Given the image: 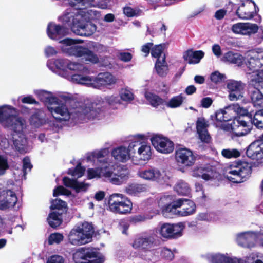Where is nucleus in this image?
Listing matches in <instances>:
<instances>
[{
  "label": "nucleus",
  "instance_id": "obj_1",
  "mask_svg": "<svg viewBox=\"0 0 263 263\" xmlns=\"http://www.w3.org/2000/svg\"><path fill=\"white\" fill-rule=\"evenodd\" d=\"M55 107L48 106V108L53 115L55 114L62 117H54L59 120L66 121L71 118L93 120L98 118L102 111L101 104L88 99L78 101L67 98L64 104L59 103Z\"/></svg>",
  "mask_w": 263,
  "mask_h": 263
},
{
  "label": "nucleus",
  "instance_id": "obj_2",
  "mask_svg": "<svg viewBox=\"0 0 263 263\" xmlns=\"http://www.w3.org/2000/svg\"><path fill=\"white\" fill-rule=\"evenodd\" d=\"M164 216L173 218L175 216H187L194 214L196 206L194 202L185 198L173 200L162 207Z\"/></svg>",
  "mask_w": 263,
  "mask_h": 263
},
{
  "label": "nucleus",
  "instance_id": "obj_3",
  "mask_svg": "<svg viewBox=\"0 0 263 263\" xmlns=\"http://www.w3.org/2000/svg\"><path fill=\"white\" fill-rule=\"evenodd\" d=\"M252 172L250 163L241 160L231 163L226 171L224 177L234 183H240L246 181Z\"/></svg>",
  "mask_w": 263,
  "mask_h": 263
},
{
  "label": "nucleus",
  "instance_id": "obj_4",
  "mask_svg": "<svg viewBox=\"0 0 263 263\" xmlns=\"http://www.w3.org/2000/svg\"><path fill=\"white\" fill-rule=\"evenodd\" d=\"M71 79L73 82L82 84H91L95 87L111 85L116 83L117 79L109 72L100 73L96 78L83 76L81 74H73Z\"/></svg>",
  "mask_w": 263,
  "mask_h": 263
},
{
  "label": "nucleus",
  "instance_id": "obj_5",
  "mask_svg": "<svg viewBox=\"0 0 263 263\" xmlns=\"http://www.w3.org/2000/svg\"><path fill=\"white\" fill-rule=\"evenodd\" d=\"M107 204L110 211L121 215L129 214L133 209L131 200L121 194L110 195L108 198Z\"/></svg>",
  "mask_w": 263,
  "mask_h": 263
},
{
  "label": "nucleus",
  "instance_id": "obj_6",
  "mask_svg": "<svg viewBox=\"0 0 263 263\" xmlns=\"http://www.w3.org/2000/svg\"><path fill=\"white\" fill-rule=\"evenodd\" d=\"M73 259L76 263H103L104 258L94 248L82 247L77 249L73 254Z\"/></svg>",
  "mask_w": 263,
  "mask_h": 263
},
{
  "label": "nucleus",
  "instance_id": "obj_7",
  "mask_svg": "<svg viewBox=\"0 0 263 263\" xmlns=\"http://www.w3.org/2000/svg\"><path fill=\"white\" fill-rule=\"evenodd\" d=\"M131 245L134 249L146 253L157 246V241L153 235L143 234L137 236Z\"/></svg>",
  "mask_w": 263,
  "mask_h": 263
},
{
  "label": "nucleus",
  "instance_id": "obj_8",
  "mask_svg": "<svg viewBox=\"0 0 263 263\" xmlns=\"http://www.w3.org/2000/svg\"><path fill=\"white\" fill-rule=\"evenodd\" d=\"M67 53L69 55L81 58L86 62L97 64L99 62L97 54L88 48L80 45H74L67 48Z\"/></svg>",
  "mask_w": 263,
  "mask_h": 263
},
{
  "label": "nucleus",
  "instance_id": "obj_9",
  "mask_svg": "<svg viewBox=\"0 0 263 263\" xmlns=\"http://www.w3.org/2000/svg\"><path fill=\"white\" fill-rule=\"evenodd\" d=\"M252 125L250 118L235 117L228 125V129H231L236 136L240 137L248 134L252 129Z\"/></svg>",
  "mask_w": 263,
  "mask_h": 263
},
{
  "label": "nucleus",
  "instance_id": "obj_10",
  "mask_svg": "<svg viewBox=\"0 0 263 263\" xmlns=\"http://www.w3.org/2000/svg\"><path fill=\"white\" fill-rule=\"evenodd\" d=\"M240 6L236 10V15L242 20H250L259 12V8L253 0H239Z\"/></svg>",
  "mask_w": 263,
  "mask_h": 263
},
{
  "label": "nucleus",
  "instance_id": "obj_11",
  "mask_svg": "<svg viewBox=\"0 0 263 263\" xmlns=\"http://www.w3.org/2000/svg\"><path fill=\"white\" fill-rule=\"evenodd\" d=\"M152 145L159 153L170 154L174 149V144L169 138L162 135H155L151 138Z\"/></svg>",
  "mask_w": 263,
  "mask_h": 263
},
{
  "label": "nucleus",
  "instance_id": "obj_12",
  "mask_svg": "<svg viewBox=\"0 0 263 263\" xmlns=\"http://www.w3.org/2000/svg\"><path fill=\"white\" fill-rule=\"evenodd\" d=\"M183 225L181 224L163 223L160 228L159 234L167 239H177L182 235Z\"/></svg>",
  "mask_w": 263,
  "mask_h": 263
},
{
  "label": "nucleus",
  "instance_id": "obj_13",
  "mask_svg": "<svg viewBox=\"0 0 263 263\" xmlns=\"http://www.w3.org/2000/svg\"><path fill=\"white\" fill-rule=\"evenodd\" d=\"M175 157L178 163L186 167L193 166L196 161L193 152L187 148H177L175 151Z\"/></svg>",
  "mask_w": 263,
  "mask_h": 263
},
{
  "label": "nucleus",
  "instance_id": "obj_14",
  "mask_svg": "<svg viewBox=\"0 0 263 263\" xmlns=\"http://www.w3.org/2000/svg\"><path fill=\"white\" fill-rule=\"evenodd\" d=\"M17 201V197L14 191L6 189L0 192L1 208L3 211L13 208Z\"/></svg>",
  "mask_w": 263,
  "mask_h": 263
},
{
  "label": "nucleus",
  "instance_id": "obj_15",
  "mask_svg": "<svg viewBox=\"0 0 263 263\" xmlns=\"http://www.w3.org/2000/svg\"><path fill=\"white\" fill-rule=\"evenodd\" d=\"M245 84L241 81L230 80L227 84L229 92V99L231 101H236L243 97V92Z\"/></svg>",
  "mask_w": 263,
  "mask_h": 263
},
{
  "label": "nucleus",
  "instance_id": "obj_16",
  "mask_svg": "<svg viewBox=\"0 0 263 263\" xmlns=\"http://www.w3.org/2000/svg\"><path fill=\"white\" fill-rule=\"evenodd\" d=\"M129 149L133 151V153L135 154L137 151V156L136 157H138L140 160L145 161L151 158V147L149 145L142 144L139 141H135L129 144Z\"/></svg>",
  "mask_w": 263,
  "mask_h": 263
},
{
  "label": "nucleus",
  "instance_id": "obj_17",
  "mask_svg": "<svg viewBox=\"0 0 263 263\" xmlns=\"http://www.w3.org/2000/svg\"><path fill=\"white\" fill-rule=\"evenodd\" d=\"M96 29V25L91 22L87 21L82 18L77 22L76 27H73V31L80 36H89L94 33Z\"/></svg>",
  "mask_w": 263,
  "mask_h": 263
},
{
  "label": "nucleus",
  "instance_id": "obj_18",
  "mask_svg": "<svg viewBox=\"0 0 263 263\" xmlns=\"http://www.w3.org/2000/svg\"><path fill=\"white\" fill-rule=\"evenodd\" d=\"M233 32L237 34L250 35L256 33L258 30L257 24L250 23H238L234 24L232 27Z\"/></svg>",
  "mask_w": 263,
  "mask_h": 263
},
{
  "label": "nucleus",
  "instance_id": "obj_19",
  "mask_svg": "<svg viewBox=\"0 0 263 263\" xmlns=\"http://www.w3.org/2000/svg\"><path fill=\"white\" fill-rule=\"evenodd\" d=\"M248 96L254 107H263V88L260 90L256 87H250L248 89Z\"/></svg>",
  "mask_w": 263,
  "mask_h": 263
},
{
  "label": "nucleus",
  "instance_id": "obj_20",
  "mask_svg": "<svg viewBox=\"0 0 263 263\" xmlns=\"http://www.w3.org/2000/svg\"><path fill=\"white\" fill-rule=\"evenodd\" d=\"M6 126L18 134H23L22 132L26 128V121L22 117L14 115Z\"/></svg>",
  "mask_w": 263,
  "mask_h": 263
},
{
  "label": "nucleus",
  "instance_id": "obj_21",
  "mask_svg": "<svg viewBox=\"0 0 263 263\" xmlns=\"http://www.w3.org/2000/svg\"><path fill=\"white\" fill-rule=\"evenodd\" d=\"M48 36L51 39L57 40L66 34L65 28L53 23H49L47 28Z\"/></svg>",
  "mask_w": 263,
  "mask_h": 263
},
{
  "label": "nucleus",
  "instance_id": "obj_22",
  "mask_svg": "<svg viewBox=\"0 0 263 263\" xmlns=\"http://www.w3.org/2000/svg\"><path fill=\"white\" fill-rule=\"evenodd\" d=\"M255 238L253 233L246 232L238 234L236 240L239 246L251 248L254 246Z\"/></svg>",
  "mask_w": 263,
  "mask_h": 263
},
{
  "label": "nucleus",
  "instance_id": "obj_23",
  "mask_svg": "<svg viewBox=\"0 0 263 263\" xmlns=\"http://www.w3.org/2000/svg\"><path fill=\"white\" fill-rule=\"evenodd\" d=\"M204 55V53L202 50L193 51V49H189L183 53V58L189 64H195L198 63Z\"/></svg>",
  "mask_w": 263,
  "mask_h": 263
},
{
  "label": "nucleus",
  "instance_id": "obj_24",
  "mask_svg": "<svg viewBox=\"0 0 263 263\" xmlns=\"http://www.w3.org/2000/svg\"><path fill=\"white\" fill-rule=\"evenodd\" d=\"M68 241L73 245H82L88 243L84 234L80 232L78 228L73 229L68 235Z\"/></svg>",
  "mask_w": 263,
  "mask_h": 263
},
{
  "label": "nucleus",
  "instance_id": "obj_25",
  "mask_svg": "<svg viewBox=\"0 0 263 263\" xmlns=\"http://www.w3.org/2000/svg\"><path fill=\"white\" fill-rule=\"evenodd\" d=\"M13 144L15 151L20 154L26 153L27 151V139L23 134H17L13 137Z\"/></svg>",
  "mask_w": 263,
  "mask_h": 263
},
{
  "label": "nucleus",
  "instance_id": "obj_26",
  "mask_svg": "<svg viewBox=\"0 0 263 263\" xmlns=\"http://www.w3.org/2000/svg\"><path fill=\"white\" fill-rule=\"evenodd\" d=\"M129 152L133 153V151L128 148L121 146L117 148H114L112 152L111 155L114 157L115 159L118 161L125 162L129 158Z\"/></svg>",
  "mask_w": 263,
  "mask_h": 263
},
{
  "label": "nucleus",
  "instance_id": "obj_27",
  "mask_svg": "<svg viewBox=\"0 0 263 263\" xmlns=\"http://www.w3.org/2000/svg\"><path fill=\"white\" fill-rule=\"evenodd\" d=\"M138 175L145 180L158 181L161 178L162 174L158 169L151 168L139 171Z\"/></svg>",
  "mask_w": 263,
  "mask_h": 263
},
{
  "label": "nucleus",
  "instance_id": "obj_28",
  "mask_svg": "<svg viewBox=\"0 0 263 263\" xmlns=\"http://www.w3.org/2000/svg\"><path fill=\"white\" fill-rule=\"evenodd\" d=\"M16 112L14 107L7 105L0 106V123L5 125L8 122L11 118L13 117L14 112Z\"/></svg>",
  "mask_w": 263,
  "mask_h": 263
},
{
  "label": "nucleus",
  "instance_id": "obj_29",
  "mask_svg": "<svg viewBox=\"0 0 263 263\" xmlns=\"http://www.w3.org/2000/svg\"><path fill=\"white\" fill-rule=\"evenodd\" d=\"M222 60L230 64L241 66L243 62L244 58L239 53L229 51L223 55Z\"/></svg>",
  "mask_w": 263,
  "mask_h": 263
},
{
  "label": "nucleus",
  "instance_id": "obj_30",
  "mask_svg": "<svg viewBox=\"0 0 263 263\" xmlns=\"http://www.w3.org/2000/svg\"><path fill=\"white\" fill-rule=\"evenodd\" d=\"M63 214L58 212H51L47 218V221L50 227L57 229L63 222Z\"/></svg>",
  "mask_w": 263,
  "mask_h": 263
},
{
  "label": "nucleus",
  "instance_id": "obj_31",
  "mask_svg": "<svg viewBox=\"0 0 263 263\" xmlns=\"http://www.w3.org/2000/svg\"><path fill=\"white\" fill-rule=\"evenodd\" d=\"M155 68L157 74L161 77H165L168 71V66L166 61L165 54L162 57V59H157L155 64Z\"/></svg>",
  "mask_w": 263,
  "mask_h": 263
},
{
  "label": "nucleus",
  "instance_id": "obj_32",
  "mask_svg": "<svg viewBox=\"0 0 263 263\" xmlns=\"http://www.w3.org/2000/svg\"><path fill=\"white\" fill-rule=\"evenodd\" d=\"M51 210H54L53 212L66 214L67 212L68 207L66 202L60 199L56 198L51 201L50 206Z\"/></svg>",
  "mask_w": 263,
  "mask_h": 263
},
{
  "label": "nucleus",
  "instance_id": "obj_33",
  "mask_svg": "<svg viewBox=\"0 0 263 263\" xmlns=\"http://www.w3.org/2000/svg\"><path fill=\"white\" fill-rule=\"evenodd\" d=\"M94 0H68L70 6L76 10H85L91 7Z\"/></svg>",
  "mask_w": 263,
  "mask_h": 263
},
{
  "label": "nucleus",
  "instance_id": "obj_34",
  "mask_svg": "<svg viewBox=\"0 0 263 263\" xmlns=\"http://www.w3.org/2000/svg\"><path fill=\"white\" fill-rule=\"evenodd\" d=\"M78 228L80 232H82L85 238L89 242L95 232L92 224L85 221L83 222L81 227H78Z\"/></svg>",
  "mask_w": 263,
  "mask_h": 263
},
{
  "label": "nucleus",
  "instance_id": "obj_35",
  "mask_svg": "<svg viewBox=\"0 0 263 263\" xmlns=\"http://www.w3.org/2000/svg\"><path fill=\"white\" fill-rule=\"evenodd\" d=\"M117 172H114V177L110 179V182L114 184L120 185L127 178V173L121 166H117Z\"/></svg>",
  "mask_w": 263,
  "mask_h": 263
},
{
  "label": "nucleus",
  "instance_id": "obj_36",
  "mask_svg": "<svg viewBox=\"0 0 263 263\" xmlns=\"http://www.w3.org/2000/svg\"><path fill=\"white\" fill-rule=\"evenodd\" d=\"M145 98L149 102V104L154 107L165 104L166 101L158 95L152 92H148L145 93Z\"/></svg>",
  "mask_w": 263,
  "mask_h": 263
},
{
  "label": "nucleus",
  "instance_id": "obj_37",
  "mask_svg": "<svg viewBox=\"0 0 263 263\" xmlns=\"http://www.w3.org/2000/svg\"><path fill=\"white\" fill-rule=\"evenodd\" d=\"M147 186L146 184H132L129 185L126 189V192L131 195H136L139 193L146 192Z\"/></svg>",
  "mask_w": 263,
  "mask_h": 263
},
{
  "label": "nucleus",
  "instance_id": "obj_38",
  "mask_svg": "<svg viewBox=\"0 0 263 263\" xmlns=\"http://www.w3.org/2000/svg\"><path fill=\"white\" fill-rule=\"evenodd\" d=\"M77 17H78V16L75 17L73 13L68 12L64 14L62 16V22L65 24H67L73 31V27L76 26L77 22L80 20Z\"/></svg>",
  "mask_w": 263,
  "mask_h": 263
},
{
  "label": "nucleus",
  "instance_id": "obj_39",
  "mask_svg": "<svg viewBox=\"0 0 263 263\" xmlns=\"http://www.w3.org/2000/svg\"><path fill=\"white\" fill-rule=\"evenodd\" d=\"M248 67L253 71L260 72L261 67V55L258 54L257 57H252L248 62Z\"/></svg>",
  "mask_w": 263,
  "mask_h": 263
},
{
  "label": "nucleus",
  "instance_id": "obj_40",
  "mask_svg": "<svg viewBox=\"0 0 263 263\" xmlns=\"http://www.w3.org/2000/svg\"><path fill=\"white\" fill-rule=\"evenodd\" d=\"M252 123L256 128L263 129V109L256 111L252 116Z\"/></svg>",
  "mask_w": 263,
  "mask_h": 263
},
{
  "label": "nucleus",
  "instance_id": "obj_41",
  "mask_svg": "<svg viewBox=\"0 0 263 263\" xmlns=\"http://www.w3.org/2000/svg\"><path fill=\"white\" fill-rule=\"evenodd\" d=\"M85 168L81 166L80 162L78 163L75 168H69L67 174L72 176H77L78 178L81 177L84 174Z\"/></svg>",
  "mask_w": 263,
  "mask_h": 263
},
{
  "label": "nucleus",
  "instance_id": "obj_42",
  "mask_svg": "<svg viewBox=\"0 0 263 263\" xmlns=\"http://www.w3.org/2000/svg\"><path fill=\"white\" fill-rule=\"evenodd\" d=\"M164 49V44L156 45L152 47L151 50V55L153 57L157 59H162L163 55V50Z\"/></svg>",
  "mask_w": 263,
  "mask_h": 263
},
{
  "label": "nucleus",
  "instance_id": "obj_43",
  "mask_svg": "<svg viewBox=\"0 0 263 263\" xmlns=\"http://www.w3.org/2000/svg\"><path fill=\"white\" fill-rule=\"evenodd\" d=\"M234 107V104L230 105L226 107L224 110H223L225 122L231 120L233 121L234 118L236 117V112L234 110L235 108Z\"/></svg>",
  "mask_w": 263,
  "mask_h": 263
},
{
  "label": "nucleus",
  "instance_id": "obj_44",
  "mask_svg": "<svg viewBox=\"0 0 263 263\" xmlns=\"http://www.w3.org/2000/svg\"><path fill=\"white\" fill-rule=\"evenodd\" d=\"M64 239V236L62 234L60 233H51L48 238V243L52 245L54 243L60 244Z\"/></svg>",
  "mask_w": 263,
  "mask_h": 263
},
{
  "label": "nucleus",
  "instance_id": "obj_45",
  "mask_svg": "<svg viewBox=\"0 0 263 263\" xmlns=\"http://www.w3.org/2000/svg\"><path fill=\"white\" fill-rule=\"evenodd\" d=\"M183 102V98L180 95L173 97L169 102L165 103V104L170 108H174L180 106Z\"/></svg>",
  "mask_w": 263,
  "mask_h": 263
},
{
  "label": "nucleus",
  "instance_id": "obj_46",
  "mask_svg": "<svg viewBox=\"0 0 263 263\" xmlns=\"http://www.w3.org/2000/svg\"><path fill=\"white\" fill-rule=\"evenodd\" d=\"M175 190L181 195H186L190 192L189 185L184 182H179L175 186Z\"/></svg>",
  "mask_w": 263,
  "mask_h": 263
},
{
  "label": "nucleus",
  "instance_id": "obj_47",
  "mask_svg": "<svg viewBox=\"0 0 263 263\" xmlns=\"http://www.w3.org/2000/svg\"><path fill=\"white\" fill-rule=\"evenodd\" d=\"M234 107L235 108L234 109L235 112L236 111L239 114L236 117H243V118L246 119H248V118H252V115L249 112L247 109L240 107L238 104L234 105Z\"/></svg>",
  "mask_w": 263,
  "mask_h": 263
},
{
  "label": "nucleus",
  "instance_id": "obj_48",
  "mask_svg": "<svg viewBox=\"0 0 263 263\" xmlns=\"http://www.w3.org/2000/svg\"><path fill=\"white\" fill-rule=\"evenodd\" d=\"M226 79L224 74L220 73L219 71H216L212 72L210 75L211 81L215 84L222 82Z\"/></svg>",
  "mask_w": 263,
  "mask_h": 263
},
{
  "label": "nucleus",
  "instance_id": "obj_49",
  "mask_svg": "<svg viewBox=\"0 0 263 263\" xmlns=\"http://www.w3.org/2000/svg\"><path fill=\"white\" fill-rule=\"evenodd\" d=\"M209 124L204 118H199L196 121V129L197 133L202 132L203 130H208Z\"/></svg>",
  "mask_w": 263,
  "mask_h": 263
},
{
  "label": "nucleus",
  "instance_id": "obj_50",
  "mask_svg": "<svg viewBox=\"0 0 263 263\" xmlns=\"http://www.w3.org/2000/svg\"><path fill=\"white\" fill-rule=\"evenodd\" d=\"M221 154L226 158H237L240 155V152L236 149H224L222 151Z\"/></svg>",
  "mask_w": 263,
  "mask_h": 263
},
{
  "label": "nucleus",
  "instance_id": "obj_51",
  "mask_svg": "<svg viewBox=\"0 0 263 263\" xmlns=\"http://www.w3.org/2000/svg\"><path fill=\"white\" fill-rule=\"evenodd\" d=\"M71 194V192L70 190L65 189L62 185L57 186L53 192V196L54 197H57L59 195L69 196Z\"/></svg>",
  "mask_w": 263,
  "mask_h": 263
},
{
  "label": "nucleus",
  "instance_id": "obj_52",
  "mask_svg": "<svg viewBox=\"0 0 263 263\" xmlns=\"http://www.w3.org/2000/svg\"><path fill=\"white\" fill-rule=\"evenodd\" d=\"M103 101L110 106L120 103V100L118 95L107 96L104 97Z\"/></svg>",
  "mask_w": 263,
  "mask_h": 263
},
{
  "label": "nucleus",
  "instance_id": "obj_53",
  "mask_svg": "<svg viewBox=\"0 0 263 263\" xmlns=\"http://www.w3.org/2000/svg\"><path fill=\"white\" fill-rule=\"evenodd\" d=\"M67 68L73 71H83L85 72H87L88 71V69L84 67L82 64H80L78 63H69L67 64Z\"/></svg>",
  "mask_w": 263,
  "mask_h": 263
},
{
  "label": "nucleus",
  "instance_id": "obj_54",
  "mask_svg": "<svg viewBox=\"0 0 263 263\" xmlns=\"http://www.w3.org/2000/svg\"><path fill=\"white\" fill-rule=\"evenodd\" d=\"M9 167L7 158L0 155V175L5 174L6 171Z\"/></svg>",
  "mask_w": 263,
  "mask_h": 263
},
{
  "label": "nucleus",
  "instance_id": "obj_55",
  "mask_svg": "<svg viewBox=\"0 0 263 263\" xmlns=\"http://www.w3.org/2000/svg\"><path fill=\"white\" fill-rule=\"evenodd\" d=\"M161 255L162 258L167 261H171L174 258V254L173 252L167 248H164L162 250Z\"/></svg>",
  "mask_w": 263,
  "mask_h": 263
},
{
  "label": "nucleus",
  "instance_id": "obj_56",
  "mask_svg": "<svg viewBox=\"0 0 263 263\" xmlns=\"http://www.w3.org/2000/svg\"><path fill=\"white\" fill-rule=\"evenodd\" d=\"M199 138L203 142L209 144L211 141V137L208 130H203L202 132L198 133Z\"/></svg>",
  "mask_w": 263,
  "mask_h": 263
},
{
  "label": "nucleus",
  "instance_id": "obj_57",
  "mask_svg": "<svg viewBox=\"0 0 263 263\" xmlns=\"http://www.w3.org/2000/svg\"><path fill=\"white\" fill-rule=\"evenodd\" d=\"M88 188V184L85 183L83 182H79L77 180H76L73 189L76 191L77 193H79L81 191H86Z\"/></svg>",
  "mask_w": 263,
  "mask_h": 263
},
{
  "label": "nucleus",
  "instance_id": "obj_58",
  "mask_svg": "<svg viewBox=\"0 0 263 263\" xmlns=\"http://www.w3.org/2000/svg\"><path fill=\"white\" fill-rule=\"evenodd\" d=\"M226 256L221 254H215L211 256L212 263H226Z\"/></svg>",
  "mask_w": 263,
  "mask_h": 263
},
{
  "label": "nucleus",
  "instance_id": "obj_59",
  "mask_svg": "<svg viewBox=\"0 0 263 263\" xmlns=\"http://www.w3.org/2000/svg\"><path fill=\"white\" fill-rule=\"evenodd\" d=\"M30 123L31 125L38 127L41 124V120L39 116L36 114H33L30 118Z\"/></svg>",
  "mask_w": 263,
  "mask_h": 263
},
{
  "label": "nucleus",
  "instance_id": "obj_60",
  "mask_svg": "<svg viewBox=\"0 0 263 263\" xmlns=\"http://www.w3.org/2000/svg\"><path fill=\"white\" fill-rule=\"evenodd\" d=\"M146 217L144 215L139 214L131 216L129 221L130 223L135 224L138 222L144 221Z\"/></svg>",
  "mask_w": 263,
  "mask_h": 263
},
{
  "label": "nucleus",
  "instance_id": "obj_61",
  "mask_svg": "<svg viewBox=\"0 0 263 263\" xmlns=\"http://www.w3.org/2000/svg\"><path fill=\"white\" fill-rule=\"evenodd\" d=\"M121 99L125 101H131L134 99L133 94L128 90H124L120 95Z\"/></svg>",
  "mask_w": 263,
  "mask_h": 263
},
{
  "label": "nucleus",
  "instance_id": "obj_62",
  "mask_svg": "<svg viewBox=\"0 0 263 263\" xmlns=\"http://www.w3.org/2000/svg\"><path fill=\"white\" fill-rule=\"evenodd\" d=\"M21 102L24 104H35L39 105V102L36 101V100L31 95H28L24 97L21 99Z\"/></svg>",
  "mask_w": 263,
  "mask_h": 263
},
{
  "label": "nucleus",
  "instance_id": "obj_63",
  "mask_svg": "<svg viewBox=\"0 0 263 263\" xmlns=\"http://www.w3.org/2000/svg\"><path fill=\"white\" fill-rule=\"evenodd\" d=\"M211 118H214L218 123L225 122L223 110L217 111Z\"/></svg>",
  "mask_w": 263,
  "mask_h": 263
},
{
  "label": "nucleus",
  "instance_id": "obj_64",
  "mask_svg": "<svg viewBox=\"0 0 263 263\" xmlns=\"http://www.w3.org/2000/svg\"><path fill=\"white\" fill-rule=\"evenodd\" d=\"M47 263H64V259L61 256L54 255L48 258Z\"/></svg>",
  "mask_w": 263,
  "mask_h": 263
}]
</instances>
